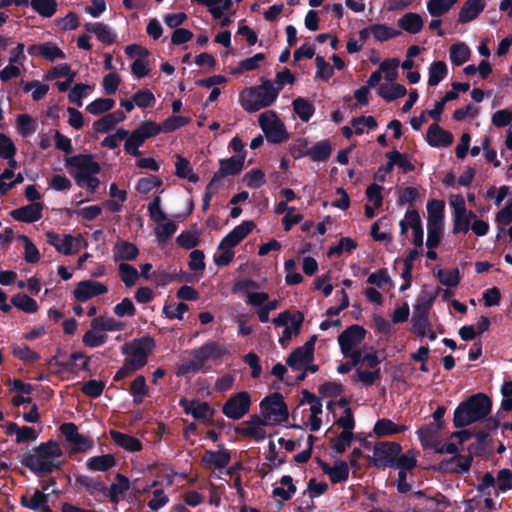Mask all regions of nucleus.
I'll return each instance as SVG.
<instances>
[{
  "mask_svg": "<svg viewBox=\"0 0 512 512\" xmlns=\"http://www.w3.org/2000/svg\"><path fill=\"white\" fill-rule=\"evenodd\" d=\"M133 101L139 108H148L154 106L156 99L150 90L141 89L133 95Z\"/></svg>",
  "mask_w": 512,
  "mask_h": 512,
  "instance_id": "680f3d73",
  "label": "nucleus"
},
{
  "mask_svg": "<svg viewBox=\"0 0 512 512\" xmlns=\"http://www.w3.org/2000/svg\"><path fill=\"white\" fill-rule=\"evenodd\" d=\"M294 112L302 121H308L314 113V108L311 103L303 98H296L293 101Z\"/></svg>",
  "mask_w": 512,
  "mask_h": 512,
  "instance_id": "13d9d810",
  "label": "nucleus"
},
{
  "mask_svg": "<svg viewBox=\"0 0 512 512\" xmlns=\"http://www.w3.org/2000/svg\"><path fill=\"white\" fill-rule=\"evenodd\" d=\"M260 411L262 416L268 420H273L275 424L286 422L289 417L287 405L281 393L275 392L260 402Z\"/></svg>",
  "mask_w": 512,
  "mask_h": 512,
  "instance_id": "39448f33",
  "label": "nucleus"
},
{
  "mask_svg": "<svg viewBox=\"0 0 512 512\" xmlns=\"http://www.w3.org/2000/svg\"><path fill=\"white\" fill-rule=\"evenodd\" d=\"M459 0H428L427 10L432 17H441L448 13Z\"/></svg>",
  "mask_w": 512,
  "mask_h": 512,
  "instance_id": "49530a36",
  "label": "nucleus"
},
{
  "mask_svg": "<svg viewBox=\"0 0 512 512\" xmlns=\"http://www.w3.org/2000/svg\"><path fill=\"white\" fill-rule=\"evenodd\" d=\"M118 271L121 280L128 288L132 287L139 278V273L137 269L128 263H120Z\"/></svg>",
  "mask_w": 512,
  "mask_h": 512,
  "instance_id": "864d4df0",
  "label": "nucleus"
},
{
  "mask_svg": "<svg viewBox=\"0 0 512 512\" xmlns=\"http://www.w3.org/2000/svg\"><path fill=\"white\" fill-rule=\"evenodd\" d=\"M20 463L37 476L47 475L53 472L54 462L46 459H39L32 452L22 455Z\"/></svg>",
  "mask_w": 512,
  "mask_h": 512,
  "instance_id": "aec40b11",
  "label": "nucleus"
},
{
  "mask_svg": "<svg viewBox=\"0 0 512 512\" xmlns=\"http://www.w3.org/2000/svg\"><path fill=\"white\" fill-rule=\"evenodd\" d=\"M404 430V426H399L387 418L379 419L373 428V432L379 437L395 435L403 432Z\"/></svg>",
  "mask_w": 512,
  "mask_h": 512,
  "instance_id": "58836bf2",
  "label": "nucleus"
},
{
  "mask_svg": "<svg viewBox=\"0 0 512 512\" xmlns=\"http://www.w3.org/2000/svg\"><path fill=\"white\" fill-rule=\"evenodd\" d=\"M155 347L156 342L149 335L135 338L123 344L120 348L121 353L127 358L124 360L123 366L114 375L113 380L119 382L146 366L148 357Z\"/></svg>",
  "mask_w": 512,
  "mask_h": 512,
  "instance_id": "f257e3e1",
  "label": "nucleus"
},
{
  "mask_svg": "<svg viewBox=\"0 0 512 512\" xmlns=\"http://www.w3.org/2000/svg\"><path fill=\"white\" fill-rule=\"evenodd\" d=\"M231 461V454L226 449L218 451L206 450L202 456V462L208 466H214L216 469L225 468Z\"/></svg>",
  "mask_w": 512,
  "mask_h": 512,
  "instance_id": "a878e982",
  "label": "nucleus"
},
{
  "mask_svg": "<svg viewBox=\"0 0 512 512\" xmlns=\"http://www.w3.org/2000/svg\"><path fill=\"white\" fill-rule=\"evenodd\" d=\"M251 403V396L248 392H237L223 404L222 413L229 419L239 420L249 412Z\"/></svg>",
  "mask_w": 512,
  "mask_h": 512,
  "instance_id": "6e6552de",
  "label": "nucleus"
},
{
  "mask_svg": "<svg viewBox=\"0 0 512 512\" xmlns=\"http://www.w3.org/2000/svg\"><path fill=\"white\" fill-rule=\"evenodd\" d=\"M330 481L333 484L342 483L348 480L349 477V466L348 464L341 459H338L334 462V465L331 467L330 472L328 473Z\"/></svg>",
  "mask_w": 512,
  "mask_h": 512,
  "instance_id": "a18cd8bd",
  "label": "nucleus"
},
{
  "mask_svg": "<svg viewBox=\"0 0 512 512\" xmlns=\"http://www.w3.org/2000/svg\"><path fill=\"white\" fill-rule=\"evenodd\" d=\"M109 434L116 445L128 452H138L142 450V442L132 435L117 430H110Z\"/></svg>",
  "mask_w": 512,
  "mask_h": 512,
  "instance_id": "b1692460",
  "label": "nucleus"
},
{
  "mask_svg": "<svg viewBox=\"0 0 512 512\" xmlns=\"http://www.w3.org/2000/svg\"><path fill=\"white\" fill-rule=\"evenodd\" d=\"M314 358L301 350L299 347L294 349L286 359V364L293 371H300L305 365L310 364Z\"/></svg>",
  "mask_w": 512,
  "mask_h": 512,
  "instance_id": "f704fd0d",
  "label": "nucleus"
},
{
  "mask_svg": "<svg viewBox=\"0 0 512 512\" xmlns=\"http://www.w3.org/2000/svg\"><path fill=\"white\" fill-rule=\"evenodd\" d=\"M18 239L24 242V259L27 263L35 264L40 258V252L36 245L31 241V239L26 235H19Z\"/></svg>",
  "mask_w": 512,
  "mask_h": 512,
  "instance_id": "5fc2aeb1",
  "label": "nucleus"
},
{
  "mask_svg": "<svg viewBox=\"0 0 512 512\" xmlns=\"http://www.w3.org/2000/svg\"><path fill=\"white\" fill-rule=\"evenodd\" d=\"M484 0H467L459 11L458 21L468 23L475 20L484 10Z\"/></svg>",
  "mask_w": 512,
  "mask_h": 512,
  "instance_id": "393cba45",
  "label": "nucleus"
},
{
  "mask_svg": "<svg viewBox=\"0 0 512 512\" xmlns=\"http://www.w3.org/2000/svg\"><path fill=\"white\" fill-rule=\"evenodd\" d=\"M12 354L16 358H18L24 362L34 363V362H37L38 360H40V355L37 352L31 350L28 345L13 346Z\"/></svg>",
  "mask_w": 512,
  "mask_h": 512,
  "instance_id": "bf43d9fd",
  "label": "nucleus"
},
{
  "mask_svg": "<svg viewBox=\"0 0 512 512\" xmlns=\"http://www.w3.org/2000/svg\"><path fill=\"white\" fill-rule=\"evenodd\" d=\"M426 140L433 147H447L453 142V135L442 129L438 124H432L427 130Z\"/></svg>",
  "mask_w": 512,
  "mask_h": 512,
  "instance_id": "412c9836",
  "label": "nucleus"
},
{
  "mask_svg": "<svg viewBox=\"0 0 512 512\" xmlns=\"http://www.w3.org/2000/svg\"><path fill=\"white\" fill-rule=\"evenodd\" d=\"M129 393L133 396V403L140 405L144 398L148 395V386L146 378L143 375H138L131 383Z\"/></svg>",
  "mask_w": 512,
  "mask_h": 512,
  "instance_id": "4c0bfd02",
  "label": "nucleus"
},
{
  "mask_svg": "<svg viewBox=\"0 0 512 512\" xmlns=\"http://www.w3.org/2000/svg\"><path fill=\"white\" fill-rule=\"evenodd\" d=\"M280 484L284 487H274L272 494L273 496L280 497L283 501H288L296 493V486L293 483V478L290 475H284L280 479Z\"/></svg>",
  "mask_w": 512,
  "mask_h": 512,
  "instance_id": "c03bdc74",
  "label": "nucleus"
},
{
  "mask_svg": "<svg viewBox=\"0 0 512 512\" xmlns=\"http://www.w3.org/2000/svg\"><path fill=\"white\" fill-rule=\"evenodd\" d=\"M495 221L499 225L500 233L504 232V226L512 222V198L507 202L504 208L497 212Z\"/></svg>",
  "mask_w": 512,
  "mask_h": 512,
  "instance_id": "774afa93",
  "label": "nucleus"
},
{
  "mask_svg": "<svg viewBox=\"0 0 512 512\" xmlns=\"http://www.w3.org/2000/svg\"><path fill=\"white\" fill-rule=\"evenodd\" d=\"M11 303L18 309L26 313L37 312L39 306L33 298L29 297L24 293H17L11 298Z\"/></svg>",
  "mask_w": 512,
  "mask_h": 512,
  "instance_id": "09e8293b",
  "label": "nucleus"
},
{
  "mask_svg": "<svg viewBox=\"0 0 512 512\" xmlns=\"http://www.w3.org/2000/svg\"><path fill=\"white\" fill-rule=\"evenodd\" d=\"M423 24L422 17L413 12H408L398 19L399 27L410 34L419 33L423 28Z\"/></svg>",
  "mask_w": 512,
  "mask_h": 512,
  "instance_id": "72a5a7b5",
  "label": "nucleus"
},
{
  "mask_svg": "<svg viewBox=\"0 0 512 512\" xmlns=\"http://www.w3.org/2000/svg\"><path fill=\"white\" fill-rule=\"evenodd\" d=\"M492 410V400L484 393H476L468 397L454 410L453 425L463 428L486 419Z\"/></svg>",
  "mask_w": 512,
  "mask_h": 512,
  "instance_id": "f03ea898",
  "label": "nucleus"
},
{
  "mask_svg": "<svg viewBox=\"0 0 512 512\" xmlns=\"http://www.w3.org/2000/svg\"><path fill=\"white\" fill-rule=\"evenodd\" d=\"M244 182L251 189H258L266 182L265 173L261 169H252L244 175Z\"/></svg>",
  "mask_w": 512,
  "mask_h": 512,
  "instance_id": "052dcab7",
  "label": "nucleus"
},
{
  "mask_svg": "<svg viewBox=\"0 0 512 512\" xmlns=\"http://www.w3.org/2000/svg\"><path fill=\"white\" fill-rule=\"evenodd\" d=\"M473 455L456 454L433 465L432 469L442 474H464L470 471Z\"/></svg>",
  "mask_w": 512,
  "mask_h": 512,
  "instance_id": "9d476101",
  "label": "nucleus"
},
{
  "mask_svg": "<svg viewBox=\"0 0 512 512\" xmlns=\"http://www.w3.org/2000/svg\"><path fill=\"white\" fill-rule=\"evenodd\" d=\"M406 93V88L395 82L379 84L377 88V94L387 102L401 98L405 96Z\"/></svg>",
  "mask_w": 512,
  "mask_h": 512,
  "instance_id": "c756f323",
  "label": "nucleus"
},
{
  "mask_svg": "<svg viewBox=\"0 0 512 512\" xmlns=\"http://www.w3.org/2000/svg\"><path fill=\"white\" fill-rule=\"evenodd\" d=\"M402 447L397 442L380 441L376 442L373 449V456L369 457L370 465L378 469L392 468L395 458L401 453Z\"/></svg>",
  "mask_w": 512,
  "mask_h": 512,
  "instance_id": "423d86ee",
  "label": "nucleus"
},
{
  "mask_svg": "<svg viewBox=\"0 0 512 512\" xmlns=\"http://www.w3.org/2000/svg\"><path fill=\"white\" fill-rule=\"evenodd\" d=\"M471 51L468 45L463 42H458L451 45L449 49V58L452 64L460 66L467 62L470 58Z\"/></svg>",
  "mask_w": 512,
  "mask_h": 512,
  "instance_id": "c9c22d12",
  "label": "nucleus"
},
{
  "mask_svg": "<svg viewBox=\"0 0 512 512\" xmlns=\"http://www.w3.org/2000/svg\"><path fill=\"white\" fill-rule=\"evenodd\" d=\"M451 205L454 207L452 232L467 233L470 229V221L476 218V214L473 211H467L461 195L457 196L455 201H451Z\"/></svg>",
  "mask_w": 512,
  "mask_h": 512,
  "instance_id": "9b49d317",
  "label": "nucleus"
},
{
  "mask_svg": "<svg viewBox=\"0 0 512 512\" xmlns=\"http://www.w3.org/2000/svg\"><path fill=\"white\" fill-rule=\"evenodd\" d=\"M117 464L112 454L93 456L86 461V467L90 471L106 472Z\"/></svg>",
  "mask_w": 512,
  "mask_h": 512,
  "instance_id": "473e14b6",
  "label": "nucleus"
},
{
  "mask_svg": "<svg viewBox=\"0 0 512 512\" xmlns=\"http://www.w3.org/2000/svg\"><path fill=\"white\" fill-rule=\"evenodd\" d=\"M115 480L116 482L112 483L110 487H107V490L104 492V496L108 498L111 503L118 504L120 501V495L130 489L131 483L129 478L121 473H116Z\"/></svg>",
  "mask_w": 512,
  "mask_h": 512,
  "instance_id": "4be33fe9",
  "label": "nucleus"
},
{
  "mask_svg": "<svg viewBox=\"0 0 512 512\" xmlns=\"http://www.w3.org/2000/svg\"><path fill=\"white\" fill-rule=\"evenodd\" d=\"M32 9L44 18L52 17L57 11L56 0H31Z\"/></svg>",
  "mask_w": 512,
  "mask_h": 512,
  "instance_id": "de8ad7c7",
  "label": "nucleus"
},
{
  "mask_svg": "<svg viewBox=\"0 0 512 512\" xmlns=\"http://www.w3.org/2000/svg\"><path fill=\"white\" fill-rule=\"evenodd\" d=\"M44 208L43 202H34L10 211V216L19 222L34 223L42 217Z\"/></svg>",
  "mask_w": 512,
  "mask_h": 512,
  "instance_id": "a211bd4d",
  "label": "nucleus"
},
{
  "mask_svg": "<svg viewBox=\"0 0 512 512\" xmlns=\"http://www.w3.org/2000/svg\"><path fill=\"white\" fill-rule=\"evenodd\" d=\"M49 501V494L40 490H35L31 497L22 495L20 497V505L30 510H39L45 503Z\"/></svg>",
  "mask_w": 512,
  "mask_h": 512,
  "instance_id": "e433bc0d",
  "label": "nucleus"
},
{
  "mask_svg": "<svg viewBox=\"0 0 512 512\" xmlns=\"http://www.w3.org/2000/svg\"><path fill=\"white\" fill-rule=\"evenodd\" d=\"M497 491L495 496L499 495V492H506L512 489V472L509 469H501L497 475Z\"/></svg>",
  "mask_w": 512,
  "mask_h": 512,
  "instance_id": "338daca9",
  "label": "nucleus"
},
{
  "mask_svg": "<svg viewBox=\"0 0 512 512\" xmlns=\"http://www.w3.org/2000/svg\"><path fill=\"white\" fill-rule=\"evenodd\" d=\"M108 291L106 285L92 280L80 281L75 290L74 297L80 302H85L95 296L105 294Z\"/></svg>",
  "mask_w": 512,
  "mask_h": 512,
  "instance_id": "6ab92c4d",
  "label": "nucleus"
},
{
  "mask_svg": "<svg viewBox=\"0 0 512 512\" xmlns=\"http://www.w3.org/2000/svg\"><path fill=\"white\" fill-rule=\"evenodd\" d=\"M65 167L68 173L74 177L76 184L80 187H83L85 181H88L92 176L84 164L77 162H65Z\"/></svg>",
  "mask_w": 512,
  "mask_h": 512,
  "instance_id": "a19ab883",
  "label": "nucleus"
},
{
  "mask_svg": "<svg viewBox=\"0 0 512 512\" xmlns=\"http://www.w3.org/2000/svg\"><path fill=\"white\" fill-rule=\"evenodd\" d=\"M126 115L122 111H114L104 115L99 120L93 123V128L98 133H105L115 127L117 124L123 122Z\"/></svg>",
  "mask_w": 512,
  "mask_h": 512,
  "instance_id": "cd10ccee",
  "label": "nucleus"
},
{
  "mask_svg": "<svg viewBox=\"0 0 512 512\" xmlns=\"http://www.w3.org/2000/svg\"><path fill=\"white\" fill-rule=\"evenodd\" d=\"M448 68L443 61H434L428 68V85L436 86L447 76Z\"/></svg>",
  "mask_w": 512,
  "mask_h": 512,
  "instance_id": "79ce46f5",
  "label": "nucleus"
},
{
  "mask_svg": "<svg viewBox=\"0 0 512 512\" xmlns=\"http://www.w3.org/2000/svg\"><path fill=\"white\" fill-rule=\"evenodd\" d=\"M36 126V121L27 114H21L16 119L17 132L23 137L33 134Z\"/></svg>",
  "mask_w": 512,
  "mask_h": 512,
  "instance_id": "603ef678",
  "label": "nucleus"
},
{
  "mask_svg": "<svg viewBox=\"0 0 512 512\" xmlns=\"http://www.w3.org/2000/svg\"><path fill=\"white\" fill-rule=\"evenodd\" d=\"M444 427L440 424L429 423L425 426H422L418 431V437L421 441V444H424L430 440H435L439 436V433L443 430Z\"/></svg>",
  "mask_w": 512,
  "mask_h": 512,
  "instance_id": "4d7b16f0",
  "label": "nucleus"
},
{
  "mask_svg": "<svg viewBox=\"0 0 512 512\" xmlns=\"http://www.w3.org/2000/svg\"><path fill=\"white\" fill-rule=\"evenodd\" d=\"M88 32L95 34L97 39L104 44H112L115 40V33L111 27L102 22L88 23L85 25Z\"/></svg>",
  "mask_w": 512,
  "mask_h": 512,
  "instance_id": "2f4dec72",
  "label": "nucleus"
},
{
  "mask_svg": "<svg viewBox=\"0 0 512 512\" xmlns=\"http://www.w3.org/2000/svg\"><path fill=\"white\" fill-rule=\"evenodd\" d=\"M259 124L270 142L281 143L287 139L285 126L275 112L266 111L260 114Z\"/></svg>",
  "mask_w": 512,
  "mask_h": 512,
  "instance_id": "0eeeda50",
  "label": "nucleus"
},
{
  "mask_svg": "<svg viewBox=\"0 0 512 512\" xmlns=\"http://www.w3.org/2000/svg\"><path fill=\"white\" fill-rule=\"evenodd\" d=\"M33 454L39 459L50 460L53 458H59L63 455V451L59 443L53 439L47 442L41 443L39 446L33 449Z\"/></svg>",
  "mask_w": 512,
  "mask_h": 512,
  "instance_id": "c85d7f7f",
  "label": "nucleus"
},
{
  "mask_svg": "<svg viewBox=\"0 0 512 512\" xmlns=\"http://www.w3.org/2000/svg\"><path fill=\"white\" fill-rule=\"evenodd\" d=\"M75 484L83 487L90 495L100 493L104 496V492L107 490V485L102 480L86 475H77Z\"/></svg>",
  "mask_w": 512,
  "mask_h": 512,
  "instance_id": "7c9ffc66",
  "label": "nucleus"
},
{
  "mask_svg": "<svg viewBox=\"0 0 512 512\" xmlns=\"http://www.w3.org/2000/svg\"><path fill=\"white\" fill-rule=\"evenodd\" d=\"M175 174L182 179H187L189 182L197 183L199 176L193 171L190 162H175Z\"/></svg>",
  "mask_w": 512,
  "mask_h": 512,
  "instance_id": "69168bd1",
  "label": "nucleus"
},
{
  "mask_svg": "<svg viewBox=\"0 0 512 512\" xmlns=\"http://www.w3.org/2000/svg\"><path fill=\"white\" fill-rule=\"evenodd\" d=\"M357 246L358 244L354 239L342 237L336 246H332L328 249L327 255L331 257L333 255L340 256L343 252L351 253Z\"/></svg>",
  "mask_w": 512,
  "mask_h": 512,
  "instance_id": "6e6d98bb",
  "label": "nucleus"
},
{
  "mask_svg": "<svg viewBox=\"0 0 512 512\" xmlns=\"http://www.w3.org/2000/svg\"><path fill=\"white\" fill-rule=\"evenodd\" d=\"M27 51L28 54L32 57H41L50 62L65 59V53L54 42L33 44L28 47Z\"/></svg>",
  "mask_w": 512,
  "mask_h": 512,
  "instance_id": "f3484780",
  "label": "nucleus"
},
{
  "mask_svg": "<svg viewBox=\"0 0 512 512\" xmlns=\"http://www.w3.org/2000/svg\"><path fill=\"white\" fill-rule=\"evenodd\" d=\"M115 102L110 98H99L91 102L87 106V111L93 115H99L101 113L111 110Z\"/></svg>",
  "mask_w": 512,
  "mask_h": 512,
  "instance_id": "e2e57ef3",
  "label": "nucleus"
},
{
  "mask_svg": "<svg viewBox=\"0 0 512 512\" xmlns=\"http://www.w3.org/2000/svg\"><path fill=\"white\" fill-rule=\"evenodd\" d=\"M366 335V330L357 324L350 325L338 336V343L343 355L352 350L356 345L360 344Z\"/></svg>",
  "mask_w": 512,
  "mask_h": 512,
  "instance_id": "4468645a",
  "label": "nucleus"
},
{
  "mask_svg": "<svg viewBox=\"0 0 512 512\" xmlns=\"http://www.w3.org/2000/svg\"><path fill=\"white\" fill-rule=\"evenodd\" d=\"M47 242L54 246L57 252L64 254V255H72L76 253V251H73V241L74 237L70 234H65L63 237H61L59 234L48 231L46 233Z\"/></svg>",
  "mask_w": 512,
  "mask_h": 512,
  "instance_id": "5701e85b",
  "label": "nucleus"
},
{
  "mask_svg": "<svg viewBox=\"0 0 512 512\" xmlns=\"http://www.w3.org/2000/svg\"><path fill=\"white\" fill-rule=\"evenodd\" d=\"M399 61L395 58L387 59L380 64L378 70L374 71L367 80L370 87L379 85L382 78L387 83L395 82L398 78Z\"/></svg>",
  "mask_w": 512,
  "mask_h": 512,
  "instance_id": "2eb2a0df",
  "label": "nucleus"
},
{
  "mask_svg": "<svg viewBox=\"0 0 512 512\" xmlns=\"http://www.w3.org/2000/svg\"><path fill=\"white\" fill-rule=\"evenodd\" d=\"M444 232V223H427V240L428 249H436L442 240Z\"/></svg>",
  "mask_w": 512,
  "mask_h": 512,
  "instance_id": "37998d69",
  "label": "nucleus"
},
{
  "mask_svg": "<svg viewBox=\"0 0 512 512\" xmlns=\"http://www.w3.org/2000/svg\"><path fill=\"white\" fill-rule=\"evenodd\" d=\"M255 228L253 221H243L222 238L218 249H232L246 238Z\"/></svg>",
  "mask_w": 512,
  "mask_h": 512,
  "instance_id": "dca6fc26",
  "label": "nucleus"
},
{
  "mask_svg": "<svg viewBox=\"0 0 512 512\" xmlns=\"http://www.w3.org/2000/svg\"><path fill=\"white\" fill-rule=\"evenodd\" d=\"M437 277L442 285L447 287H456L460 282V274L458 269L443 270L440 269Z\"/></svg>",
  "mask_w": 512,
  "mask_h": 512,
  "instance_id": "0e129e2a",
  "label": "nucleus"
},
{
  "mask_svg": "<svg viewBox=\"0 0 512 512\" xmlns=\"http://www.w3.org/2000/svg\"><path fill=\"white\" fill-rule=\"evenodd\" d=\"M268 421L264 416L250 415L249 419L243 422V426L235 427V433L261 442L266 438V431L262 426L268 425Z\"/></svg>",
  "mask_w": 512,
  "mask_h": 512,
  "instance_id": "f8f14e48",
  "label": "nucleus"
},
{
  "mask_svg": "<svg viewBox=\"0 0 512 512\" xmlns=\"http://www.w3.org/2000/svg\"><path fill=\"white\" fill-rule=\"evenodd\" d=\"M113 252V258L115 261H132L139 255V249L135 244L121 239L114 245Z\"/></svg>",
  "mask_w": 512,
  "mask_h": 512,
  "instance_id": "bb28decb",
  "label": "nucleus"
},
{
  "mask_svg": "<svg viewBox=\"0 0 512 512\" xmlns=\"http://www.w3.org/2000/svg\"><path fill=\"white\" fill-rule=\"evenodd\" d=\"M160 133L159 124L153 121H144L141 125L133 130L131 133L128 132L126 141L124 144L125 151L132 157L139 156V147L143 143Z\"/></svg>",
  "mask_w": 512,
  "mask_h": 512,
  "instance_id": "20e7f679",
  "label": "nucleus"
},
{
  "mask_svg": "<svg viewBox=\"0 0 512 512\" xmlns=\"http://www.w3.org/2000/svg\"><path fill=\"white\" fill-rule=\"evenodd\" d=\"M370 33L373 37L380 42L392 39L400 34L398 30L389 27L385 24H375L369 27Z\"/></svg>",
  "mask_w": 512,
  "mask_h": 512,
  "instance_id": "8fccbe9b",
  "label": "nucleus"
},
{
  "mask_svg": "<svg viewBox=\"0 0 512 512\" xmlns=\"http://www.w3.org/2000/svg\"><path fill=\"white\" fill-rule=\"evenodd\" d=\"M427 223H444L445 202L432 199L427 203Z\"/></svg>",
  "mask_w": 512,
  "mask_h": 512,
  "instance_id": "ea45409f",
  "label": "nucleus"
},
{
  "mask_svg": "<svg viewBox=\"0 0 512 512\" xmlns=\"http://www.w3.org/2000/svg\"><path fill=\"white\" fill-rule=\"evenodd\" d=\"M60 431L66 441L72 445L71 453H84L94 447V440L78 432V427L72 422L63 423Z\"/></svg>",
  "mask_w": 512,
  "mask_h": 512,
  "instance_id": "1a4fd4ad",
  "label": "nucleus"
},
{
  "mask_svg": "<svg viewBox=\"0 0 512 512\" xmlns=\"http://www.w3.org/2000/svg\"><path fill=\"white\" fill-rule=\"evenodd\" d=\"M279 94V88L271 81L245 89L240 93V104L244 110L255 112L274 103Z\"/></svg>",
  "mask_w": 512,
  "mask_h": 512,
  "instance_id": "7ed1b4c3",
  "label": "nucleus"
},
{
  "mask_svg": "<svg viewBox=\"0 0 512 512\" xmlns=\"http://www.w3.org/2000/svg\"><path fill=\"white\" fill-rule=\"evenodd\" d=\"M215 414V409L210 406L208 402L200 401L197 399V404L194 407L192 417L202 423L212 420Z\"/></svg>",
  "mask_w": 512,
  "mask_h": 512,
  "instance_id": "3c124183",
  "label": "nucleus"
},
{
  "mask_svg": "<svg viewBox=\"0 0 512 512\" xmlns=\"http://www.w3.org/2000/svg\"><path fill=\"white\" fill-rule=\"evenodd\" d=\"M226 354H228L227 348L216 341H207L190 352V355L199 360L203 366L208 360L217 361Z\"/></svg>",
  "mask_w": 512,
  "mask_h": 512,
  "instance_id": "ddd939ff",
  "label": "nucleus"
}]
</instances>
